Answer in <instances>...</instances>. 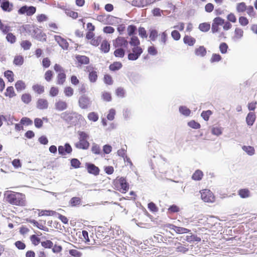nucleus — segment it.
<instances>
[{"mask_svg":"<svg viewBox=\"0 0 257 257\" xmlns=\"http://www.w3.org/2000/svg\"><path fill=\"white\" fill-rule=\"evenodd\" d=\"M4 196L6 201L11 204L18 206L25 205V195L22 193L6 191L4 193Z\"/></svg>","mask_w":257,"mask_h":257,"instance_id":"nucleus-1","label":"nucleus"},{"mask_svg":"<svg viewBox=\"0 0 257 257\" xmlns=\"http://www.w3.org/2000/svg\"><path fill=\"white\" fill-rule=\"evenodd\" d=\"M59 115L66 123L70 125H75L77 120L83 117L81 114L70 111L63 112Z\"/></svg>","mask_w":257,"mask_h":257,"instance_id":"nucleus-2","label":"nucleus"},{"mask_svg":"<svg viewBox=\"0 0 257 257\" xmlns=\"http://www.w3.org/2000/svg\"><path fill=\"white\" fill-rule=\"evenodd\" d=\"M23 29L27 33L31 34L37 40L43 42L46 41V35L42 33L41 29L29 25L23 26Z\"/></svg>","mask_w":257,"mask_h":257,"instance_id":"nucleus-3","label":"nucleus"},{"mask_svg":"<svg viewBox=\"0 0 257 257\" xmlns=\"http://www.w3.org/2000/svg\"><path fill=\"white\" fill-rule=\"evenodd\" d=\"M78 105L81 109H86L90 107L91 100L86 95L82 94L79 98Z\"/></svg>","mask_w":257,"mask_h":257,"instance_id":"nucleus-4","label":"nucleus"},{"mask_svg":"<svg viewBox=\"0 0 257 257\" xmlns=\"http://www.w3.org/2000/svg\"><path fill=\"white\" fill-rule=\"evenodd\" d=\"M36 12V8L34 6H27L26 5L21 7L18 10L20 15L26 14L28 16L34 15Z\"/></svg>","mask_w":257,"mask_h":257,"instance_id":"nucleus-5","label":"nucleus"},{"mask_svg":"<svg viewBox=\"0 0 257 257\" xmlns=\"http://www.w3.org/2000/svg\"><path fill=\"white\" fill-rule=\"evenodd\" d=\"M201 199L205 202H213L214 197L210 190L204 189L201 192Z\"/></svg>","mask_w":257,"mask_h":257,"instance_id":"nucleus-6","label":"nucleus"},{"mask_svg":"<svg viewBox=\"0 0 257 257\" xmlns=\"http://www.w3.org/2000/svg\"><path fill=\"white\" fill-rule=\"evenodd\" d=\"M143 52V49L140 47H134L132 49V52L128 54V60L132 61L137 60Z\"/></svg>","mask_w":257,"mask_h":257,"instance_id":"nucleus-7","label":"nucleus"},{"mask_svg":"<svg viewBox=\"0 0 257 257\" xmlns=\"http://www.w3.org/2000/svg\"><path fill=\"white\" fill-rule=\"evenodd\" d=\"M224 23V20L222 18L218 17L215 18L213 20L211 26V31L213 33H215L219 31V26H222Z\"/></svg>","mask_w":257,"mask_h":257,"instance_id":"nucleus-8","label":"nucleus"},{"mask_svg":"<svg viewBox=\"0 0 257 257\" xmlns=\"http://www.w3.org/2000/svg\"><path fill=\"white\" fill-rule=\"evenodd\" d=\"M113 45L115 48H126L128 45V42L125 38L118 37L113 41Z\"/></svg>","mask_w":257,"mask_h":257,"instance_id":"nucleus-9","label":"nucleus"},{"mask_svg":"<svg viewBox=\"0 0 257 257\" xmlns=\"http://www.w3.org/2000/svg\"><path fill=\"white\" fill-rule=\"evenodd\" d=\"M72 151V147L69 143H66L64 146H59L58 147V153L62 156L65 155L67 154H70Z\"/></svg>","mask_w":257,"mask_h":257,"instance_id":"nucleus-10","label":"nucleus"},{"mask_svg":"<svg viewBox=\"0 0 257 257\" xmlns=\"http://www.w3.org/2000/svg\"><path fill=\"white\" fill-rule=\"evenodd\" d=\"M68 107V103L62 100L56 101L54 104V108L58 111H62L66 110Z\"/></svg>","mask_w":257,"mask_h":257,"instance_id":"nucleus-11","label":"nucleus"},{"mask_svg":"<svg viewBox=\"0 0 257 257\" xmlns=\"http://www.w3.org/2000/svg\"><path fill=\"white\" fill-rule=\"evenodd\" d=\"M118 183L120 186V191L122 193H125L128 191L129 189V184L126 182V179L123 177L119 178L116 182V183Z\"/></svg>","mask_w":257,"mask_h":257,"instance_id":"nucleus-12","label":"nucleus"},{"mask_svg":"<svg viewBox=\"0 0 257 257\" xmlns=\"http://www.w3.org/2000/svg\"><path fill=\"white\" fill-rule=\"evenodd\" d=\"M85 165L87 171L89 174H93L95 176L99 174L100 171L99 169L93 164L86 163Z\"/></svg>","mask_w":257,"mask_h":257,"instance_id":"nucleus-13","label":"nucleus"},{"mask_svg":"<svg viewBox=\"0 0 257 257\" xmlns=\"http://www.w3.org/2000/svg\"><path fill=\"white\" fill-rule=\"evenodd\" d=\"M90 144L87 140H79V141L75 143V147L78 149L87 150L89 148Z\"/></svg>","mask_w":257,"mask_h":257,"instance_id":"nucleus-14","label":"nucleus"},{"mask_svg":"<svg viewBox=\"0 0 257 257\" xmlns=\"http://www.w3.org/2000/svg\"><path fill=\"white\" fill-rule=\"evenodd\" d=\"M55 39L56 41L58 43L59 46L64 50H67L69 46V44L67 42L66 40L60 36H55Z\"/></svg>","mask_w":257,"mask_h":257,"instance_id":"nucleus-15","label":"nucleus"},{"mask_svg":"<svg viewBox=\"0 0 257 257\" xmlns=\"http://www.w3.org/2000/svg\"><path fill=\"white\" fill-rule=\"evenodd\" d=\"M1 7L4 11L10 12L13 10V5L8 0H3Z\"/></svg>","mask_w":257,"mask_h":257,"instance_id":"nucleus-16","label":"nucleus"},{"mask_svg":"<svg viewBox=\"0 0 257 257\" xmlns=\"http://www.w3.org/2000/svg\"><path fill=\"white\" fill-rule=\"evenodd\" d=\"M48 107V102L46 99L40 98L37 102V107L39 109H46Z\"/></svg>","mask_w":257,"mask_h":257,"instance_id":"nucleus-17","label":"nucleus"},{"mask_svg":"<svg viewBox=\"0 0 257 257\" xmlns=\"http://www.w3.org/2000/svg\"><path fill=\"white\" fill-rule=\"evenodd\" d=\"M88 71L89 72V80L91 82L94 83L96 81L97 79V73L95 71H90L91 68H88Z\"/></svg>","mask_w":257,"mask_h":257,"instance_id":"nucleus-18","label":"nucleus"},{"mask_svg":"<svg viewBox=\"0 0 257 257\" xmlns=\"http://www.w3.org/2000/svg\"><path fill=\"white\" fill-rule=\"evenodd\" d=\"M255 115L253 112H249L246 116V121L248 125L251 126L254 123Z\"/></svg>","mask_w":257,"mask_h":257,"instance_id":"nucleus-19","label":"nucleus"},{"mask_svg":"<svg viewBox=\"0 0 257 257\" xmlns=\"http://www.w3.org/2000/svg\"><path fill=\"white\" fill-rule=\"evenodd\" d=\"M76 59L81 64H88L89 63V58L84 55H76Z\"/></svg>","mask_w":257,"mask_h":257,"instance_id":"nucleus-20","label":"nucleus"},{"mask_svg":"<svg viewBox=\"0 0 257 257\" xmlns=\"http://www.w3.org/2000/svg\"><path fill=\"white\" fill-rule=\"evenodd\" d=\"M243 35V31L239 28H236L234 31V36H233V39L235 41L240 40L242 38Z\"/></svg>","mask_w":257,"mask_h":257,"instance_id":"nucleus-21","label":"nucleus"},{"mask_svg":"<svg viewBox=\"0 0 257 257\" xmlns=\"http://www.w3.org/2000/svg\"><path fill=\"white\" fill-rule=\"evenodd\" d=\"M66 75L65 72L58 73L57 76V84L63 85L66 80Z\"/></svg>","mask_w":257,"mask_h":257,"instance_id":"nucleus-22","label":"nucleus"},{"mask_svg":"<svg viewBox=\"0 0 257 257\" xmlns=\"http://www.w3.org/2000/svg\"><path fill=\"white\" fill-rule=\"evenodd\" d=\"M100 50L105 53H108L109 51L110 45L107 40H104L102 42Z\"/></svg>","mask_w":257,"mask_h":257,"instance_id":"nucleus-23","label":"nucleus"},{"mask_svg":"<svg viewBox=\"0 0 257 257\" xmlns=\"http://www.w3.org/2000/svg\"><path fill=\"white\" fill-rule=\"evenodd\" d=\"M184 43L190 46H193L196 42V40L189 36L186 35L183 38Z\"/></svg>","mask_w":257,"mask_h":257,"instance_id":"nucleus-24","label":"nucleus"},{"mask_svg":"<svg viewBox=\"0 0 257 257\" xmlns=\"http://www.w3.org/2000/svg\"><path fill=\"white\" fill-rule=\"evenodd\" d=\"M190 235H188L186 236V240L188 242H199L201 241V239L200 237L197 236L196 235L193 234L192 233H190Z\"/></svg>","mask_w":257,"mask_h":257,"instance_id":"nucleus-25","label":"nucleus"},{"mask_svg":"<svg viewBox=\"0 0 257 257\" xmlns=\"http://www.w3.org/2000/svg\"><path fill=\"white\" fill-rule=\"evenodd\" d=\"M0 30L3 34H6L12 31L11 27L8 25L4 24L0 19Z\"/></svg>","mask_w":257,"mask_h":257,"instance_id":"nucleus-26","label":"nucleus"},{"mask_svg":"<svg viewBox=\"0 0 257 257\" xmlns=\"http://www.w3.org/2000/svg\"><path fill=\"white\" fill-rule=\"evenodd\" d=\"M195 53L197 56L204 57L206 54V50L204 46H200L195 50Z\"/></svg>","mask_w":257,"mask_h":257,"instance_id":"nucleus-27","label":"nucleus"},{"mask_svg":"<svg viewBox=\"0 0 257 257\" xmlns=\"http://www.w3.org/2000/svg\"><path fill=\"white\" fill-rule=\"evenodd\" d=\"M179 111L181 114L185 116H189L191 113V110L186 106H180L179 108Z\"/></svg>","mask_w":257,"mask_h":257,"instance_id":"nucleus-28","label":"nucleus"},{"mask_svg":"<svg viewBox=\"0 0 257 257\" xmlns=\"http://www.w3.org/2000/svg\"><path fill=\"white\" fill-rule=\"evenodd\" d=\"M91 151L95 155H100L101 153L100 146L95 143H92Z\"/></svg>","mask_w":257,"mask_h":257,"instance_id":"nucleus-29","label":"nucleus"},{"mask_svg":"<svg viewBox=\"0 0 257 257\" xmlns=\"http://www.w3.org/2000/svg\"><path fill=\"white\" fill-rule=\"evenodd\" d=\"M172 229H173L176 233L180 234L187 233L190 231L188 229L182 227L176 226L175 225H173Z\"/></svg>","mask_w":257,"mask_h":257,"instance_id":"nucleus-30","label":"nucleus"},{"mask_svg":"<svg viewBox=\"0 0 257 257\" xmlns=\"http://www.w3.org/2000/svg\"><path fill=\"white\" fill-rule=\"evenodd\" d=\"M122 66V65L120 62H115L109 65V69L110 70L115 71L119 70Z\"/></svg>","mask_w":257,"mask_h":257,"instance_id":"nucleus-31","label":"nucleus"},{"mask_svg":"<svg viewBox=\"0 0 257 257\" xmlns=\"http://www.w3.org/2000/svg\"><path fill=\"white\" fill-rule=\"evenodd\" d=\"M117 19L118 18L116 17L108 15L106 17V22L105 23L108 25H113L116 23H118L117 22Z\"/></svg>","mask_w":257,"mask_h":257,"instance_id":"nucleus-32","label":"nucleus"},{"mask_svg":"<svg viewBox=\"0 0 257 257\" xmlns=\"http://www.w3.org/2000/svg\"><path fill=\"white\" fill-rule=\"evenodd\" d=\"M15 87L18 91H21L26 88V85L22 80H18L15 84Z\"/></svg>","mask_w":257,"mask_h":257,"instance_id":"nucleus-33","label":"nucleus"},{"mask_svg":"<svg viewBox=\"0 0 257 257\" xmlns=\"http://www.w3.org/2000/svg\"><path fill=\"white\" fill-rule=\"evenodd\" d=\"M210 25L207 23H201L199 25V27H198V29L200 30V31L203 32H208L210 30Z\"/></svg>","mask_w":257,"mask_h":257,"instance_id":"nucleus-34","label":"nucleus"},{"mask_svg":"<svg viewBox=\"0 0 257 257\" xmlns=\"http://www.w3.org/2000/svg\"><path fill=\"white\" fill-rule=\"evenodd\" d=\"M129 44L132 46H134V47H139V45L140 44V42L137 36H133L131 38V41L129 42Z\"/></svg>","mask_w":257,"mask_h":257,"instance_id":"nucleus-35","label":"nucleus"},{"mask_svg":"<svg viewBox=\"0 0 257 257\" xmlns=\"http://www.w3.org/2000/svg\"><path fill=\"white\" fill-rule=\"evenodd\" d=\"M250 192L247 189H241L238 191V194L242 198H247L249 196Z\"/></svg>","mask_w":257,"mask_h":257,"instance_id":"nucleus-36","label":"nucleus"},{"mask_svg":"<svg viewBox=\"0 0 257 257\" xmlns=\"http://www.w3.org/2000/svg\"><path fill=\"white\" fill-rule=\"evenodd\" d=\"M242 149L250 156L253 155L255 152L254 148L251 146H243Z\"/></svg>","mask_w":257,"mask_h":257,"instance_id":"nucleus-37","label":"nucleus"},{"mask_svg":"<svg viewBox=\"0 0 257 257\" xmlns=\"http://www.w3.org/2000/svg\"><path fill=\"white\" fill-rule=\"evenodd\" d=\"M160 38L159 39V42H160L161 44L163 45V46L165 45L167 40L168 34H167L166 32L165 31L161 33L160 34Z\"/></svg>","mask_w":257,"mask_h":257,"instance_id":"nucleus-38","label":"nucleus"},{"mask_svg":"<svg viewBox=\"0 0 257 257\" xmlns=\"http://www.w3.org/2000/svg\"><path fill=\"white\" fill-rule=\"evenodd\" d=\"M32 88L35 92L39 94L44 92V87L39 84L34 85Z\"/></svg>","mask_w":257,"mask_h":257,"instance_id":"nucleus-39","label":"nucleus"},{"mask_svg":"<svg viewBox=\"0 0 257 257\" xmlns=\"http://www.w3.org/2000/svg\"><path fill=\"white\" fill-rule=\"evenodd\" d=\"M6 34L7 36L6 38L8 42L11 44H14L16 42V37L13 34L8 32Z\"/></svg>","mask_w":257,"mask_h":257,"instance_id":"nucleus-40","label":"nucleus"},{"mask_svg":"<svg viewBox=\"0 0 257 257\" xmlns=\"http://www.w3.org/2000/svg\"><path fill=\"white\" fill-rule=\"evenodd\" d=\"M203 175L202 172L198 170L193 174L192 178L194 180H200L202 178Z\"/></svg>","mask_w":257,"mask_h":257,"instance_id":"nucleus-41","label":"nucleus"},{"mask_svg":"<svg viewBox=\"0 0 257 257\" xmlns=\"http://www.w3.org/2000/svg\"><path fill=\"white\" fill-rule=\"evenodd\" d=\"M125 55V51L123 49L120 48L116 49L114 52V55L116 57L122 58Z\"/></svg>","mask_w":257,"mask_h":257,"instance_id":"nucleus-42","label":"nucleus"},{"mask_svg":"<svg viewBox=\"0 0 257 257\" xmlns=\"http://www.w3.org/2000/svg\"><path fill=\"white\" fill-rule=\"evenodd\" d=\"M5 95L12 98L16 95L13 86H9L6 89V92L5 93Z\"/></svg>","mask_w":257,"mask_h":257,"instance_id":"nucleus-43","label":"nucleus"},{"mask_svg":"<svg viewBox=\"0 0 257 257\" xmlns=\"http://www.w3.org/2000/svg\"><path fill=\"white\" fill-rule=\"evenodd\" d=\"M81 203V199L79 197H72L69 202V203L72 206H76L79 205Z\"/></svg>","mask_w":257,"mask_h":257,"instance_id":"nucleus-44","label":"nucleus"},{"mask_svg":"<svg viewBox=\"0 0 257 257\" xmlns=\"http://www.w3.org/2000/svg\"><path fill=\"white\" fill-rule=\"evenodd\" d=\"M24 63V58L22 56H16L14 60V64L18 66L22 65Z\"/></svg>","mask_w":257,"mask_h":257,"instance_id":"nucleus-45","label":"nucleus"},{"mask_svg":"<svg viewBox=\"0 0 257 257\" xmlns=\"http://www.w3.org/2000/svg\"><path fill=\"white\" fill-rule=\"evenodd\" d=\"M87 117L89 120L95 122L98 119V115L95 112H91L88 113Z\"/></svg>","mask_w":257,"mask_h":257,"instance_id":"nucleus-46","label":"nucleus"},{"mask_svg":"<svg viewBox=\"0 0 257 257\" xmlns=\"http://www.w3.org/2000/svg\"><path fill=\"white\" fill-rule=\"evenodd\" d=\"M4 76L6 77L9 82H13L14 81V74L11 70H7L4 72Z\"/></svg>","mask_w":257,"mask_h":257,"instance_id":"nucleus-47","label":"nucleus"},{"mask_svg":"<svg viewBox=\"0 0 257 257\" xmlns=\"http://www.w3.org/2000/svg\"><path fill=\"white\" fill-rule=\"evenodd\" d=\"M212 111L210 110L203 111L201 114V116L204 119V120L207 121L208 120L209 116L212 114Z\"/></svg>","mask_w":257,"mask_h":257,"instance_id":"nucleus-48","label":"nucleus"},{"mask_svg":"<svg viewBox=\"0 0 257 257\" xmlns=\"http://www.w3.org/2000/svg\"><path fill=\"white\" fill-rule=\"evenodd\" d=\"M246 6L244 2L237 4L236 6V10L238 12H243L246 10Z\"/></svg>","mask_w":257,"mask_h":257,"instance_id":"nucleus-49","label":"nucleus"},{"mask_svg":"<svg viewBox=\"0 0 257 257\" xmlns=\"http://www.w3.org/2000/svg\"><path fill=\"white\" fill-rule=\"evenodd\" d=\"M21 99L23 102L28 104L31 101V96L30 94L25 93L22 95Z\"/></svg>","mask_w":257,"mask_h":257,"instance_id":"nucleus-50","label":"nucleus"},{"mask_svg":"<svg viewBox=\"0 0 257 257\" xmlns=\"http://www.w3.org/2000/svg\"><path fill=\"white\" fill-rule=\"evenodd\" d=\"M211 133L213 135L218 136L222 134V128L221 127H213L211 130Z\"/></svg>","mask_w":257,"mask_h":257,"instance_id":"nucleus-51","label":"nucleus"},{"mask_svg":"<svg viewBox=\"0 0 257 257\" xmlns=\"http://www.w3.org/2000/svg\"><path fill=\"white\" fill-rule=\"evenodd\" d=\"M228 48V45L226 43L222 42L219 45V50L222 54H226Z\"/></svg>","mask_w":257,"mask_h":257,"instance_id":"nucleus-52","label":"nucleus"},{"mask_svg":"<svg viewBox=\"0 0 257 257\" xmlns=\"http://www.w3.org/2000/svg\"><path fill=\"white\" fill-rule=\"evenodd\" d=\"M64 94L67 97H71L73 94V89L70 86L66 87L64 90Z\"/></svg>","mask_w":257,"mask_h":257,"instance_id":"nucleus-53","label":"nucleus"},{"mask_svg":"<svg viewBox=\"0 0 257 257\" xmlns=\"http://www.w3.org/2000/svg\"><path fill=\"white\" fill-rule=\"evenodd\" d=\"M188 125L194 129H199L200 127V124L195 120H191L188 122Z\"/></svg>","mask_w":257,"mask_h":257,"instance_id":"nucleus-54","label":"nucleus"},{"mask_svg":"<svg viewBox=\"0 0 257 257\" xmlns=\"http://www.w3.org/2000/svg\"><path fill=\"white\" fill-rule=\"evenodd\" d=\"M158 36V31L156 30H151L150 33L149 38L153 41H155Z\"/></svg>","mask_w":257,"mask_h":257,"instance_id":"nucleus-55","label":"nucleus"},{"mask_svg":"<svg viewBox=\"0 0 257 257\" xmlns=\"http://www.w3.org/2000/svg\"><path fill=\"white\" fill-rule=\"evenodd\" d=\"M176 250L178 252L185 253L188 250V248L184 246L182 244L179 243L176 247Z\"/></svg>","mask_w":257,"mask_h":257,"instance_id":"nucleus-56","label":"nucleus"},{"mask_svg":"<svg viewBox=\"0 0 257 257\" xmlns=\"http://www.w3.org/2000/svg\"><path fill=\"white\" fill-rule=\"evenodd\" d=\"M41 245L46 248H51L53 247V243L50 240L42 241Z\"/></svg>","mask_w":257,"mask_h":257,"instance_id":"nucleus-57","label":"nucleus"},{"mask_svg":"<svg viewBox=\"0 0 257 257\" xmlns=\"http://www.w3.org/2000/svg\"><path fill=\"white\" fill-rule=\"evenodd\" d=\"M20 123L22 124H26L27 125H30L32 124L33 121L32 120L27 117H22L20 120Z\"/></svg>","mask_w":257,"mask_h":257,"instance_id":"nucleus-58","label":"nucleus"},{"mask_svg":"<svg viewBox=\"0 0 257 257\" xmlns=\"http://www.w3.org/2000/svg\"><path fill=\"white\" fill-rule=\"evenodd\" d=\"M21 45L25 50H27L30 49L32 44L30 41L25 40L22 42Z\"/></svg>","mask_w":257,"mask_h":257,"instance_id":"nucleus-59","label":"nucleus"},{"mask_svg":"<svg viewBox=\"0 0 257 257\" xmlns=\"http://www.w3.org/2000/svg\"><path fill=\"white\" fill-rule=\"evenodd\" d=\"M78 134L79 140H87L89 139V135L84 132L79 131L78 132Z\"/></svg>","mask_w":257,"mask_h":257,"instance_id":"nucleus-60","label":"nucleus"},{"mask_svg":"<svg viewBox=\"0 0 257 257\" xmlns=\"http://www.w3.org/2000/svg\"><path fill=\"white\" fill-rule=\"evenodd\" d=\"M45 79L47 82L52 80L53 76V72L51 70H47L45 73Z\"/></svg>","mask_w":257,"mask_h":257,"instance_id":"nucleus-61","label":"nucleus"},{"mask_svg":"<svg viewBox=\"0 0 257 257\" xmlns=\"http://www.w3.org/2000/svg\"><path fill=\"white\" fill-rule=\"evenodd\" d=\"M81 164L80 162L77 159H72L71 160V165L74 168H78Z\"/></svg>","mask_w":257,"mask_h":257,"instance_id":"nucleus-62","label":"nucleus"},{"mask_svg":"<svg viewBox=\"0 0 257 257\" xmlns=\"http://www.w3.org/2000/svg\"><path fill=\"white\" fill-rule=\"evenodd\" d=\"M65 13L68 16L73 19H76L78 17V13L77 12L71 11L70 10H66Z\"/></svg>","mask_w":257,"mask_h":257,"instance_id":"nucleus-63","label":"nucleus"},{"mask_svg":"<svg viewBox=\"0 0 257 257\" xmlns=\"http://www.w3.org/2000/svg\"><path fill=\"white\" fill-rule=\"evenodd\" d=\"M148 207L149 209L153 212H156L158 211V207L153 202H151L148 204Z\"/></svg>","mask_w":257,"mask_h":257,"instance_id":"nucleus-64","label":"nucleus"}]
</instances>
